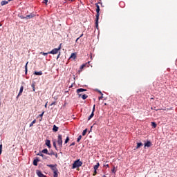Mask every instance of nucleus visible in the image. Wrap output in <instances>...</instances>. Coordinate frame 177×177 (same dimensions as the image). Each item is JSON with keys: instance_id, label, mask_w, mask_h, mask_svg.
<instances>
[{"instance_id": "nucleus-1", "label": "nucleus", "mask_w": 177, "mask_h": 177, "mask_svg": "<svg viewBox=\"0 0 177 177\" xmlns=\"http://www.w3.org/2000/svg\"><path fill=\"white\" fill-rule=\"evenodd\" d=\"M95 6L97 8L96 9L97 14L95 15V27L97 30H99V16H100V14L99 12H100V7L97 3L95 4Z\"/></svg>"}, {"instance_id": "nucleus-2", "label": "nucleus", "mask_w": 177, "mask_h": 177, "mask_svg": "<svg viewBox=\"0 0 177 177\" xmlns=\"http://www.w3.org/2000/svg\"><path fill=\"white\" fill-rule=\"evenodd\" d=\"M82 166V162L80 161V159L77 160L75 161L74 163L73 164V169H75V168H80V167Z\"/></svg>"}, {"instance_id": "nucleus-3", "label": "nucleus", "mask_w": 177, "mask_h": 177, "mask_svg": "<svg viewBox=\"0 0 177 177\" xmlns=\"http://www.w3.org/2000/svg\"><path fill=\"white\" fill-rule=\"evenodd\" d=\"M57 142L58 143V146L60 148L63 147V136H62L61 134L58 135Z\"/></svg>"}, {"instance_id": "nucleus-4", "label": "nucleus", "mask_w": 177, "mask_h": 177, "mask_svg": "<svg viewBox=\"0 0 177 177\" xmlns=\"http://www.w3.org/2000/svg\"><path fill=\"white\" fill-rule=\"evenodd\" d=\"M60 49H62V46H59V47L58 48H54L51 51L48 52V53H50L51 55H56L57 53H58V52H59V50H60Z\"/></svg>"}, {"instance_id": "nucleus-5", "label": "nucleus", "mask_w": 177, "mask_h": 177, "mask_svg": "<svg viewBox=\"0 0 177 177\" xmlns=\"http://www.w3.org/2000/svg\"><path fill=\"white\" fill-rule=\"evenodd\" d=\"M81 92H86V89H85V88H77V93H78L79 97H81V96H82V94H80V93H81Z\"/></svg>"}, {"instance_id": "nucleus-6", "label": "nucleus", "mask_w": 177, "mask_h": 177, "mask_svg": "<svg viewBox=\"0 0 177 177\" xmlns=\"http://www.w3.org/2000/svg\"><path fill=\"white\" fill-rule=\"evenodd\" d=\"M36 174H37V176H39V177H46V176H45V174H42V172L39 170H37Z\"/></svg>"}, {"instance_id": "nucleus-7", "label": "nucleus", "mask_w": 177, "mask_h": 177, "mask_svg": "<svg viewBox=\"0 0 177 177\" xmlns=\"http://www.w3.org/2000/svg\"><path fill=\"white\" fill-rule=\"evenodd\" d=\"M37 156H40V157H42L43 160H48V157L44 155L42 152L37 153Z\"/></svg>"}, {"instance_id": "nucleus-8", "label": "nucleus", "mask_w": 177, "mask_h": 177, "mask_svg": "<svg viewBox=\"0 0 177 177\" xmlns=\"http://www.w3.org/2000/svg\"><path fill=\"white\" fill-rule=\"evenodd\" d=\"M32 17H34V14H32V13L30 14L29 15H26L25 17L26 20H30V19H32Z\"/></svg>"}, {"instance_id": "nucleus-9", "label": "nucleus", "mask_w": 177, "mask_h": 177, "mask_svg": "<svg viewBox=\"0 0 177 177\" xmlns=\"http://www.w3.org/2000/svg\"><path fill=\"white\" fill-rule=\"evenodd\" d=\"M24 89V86H21L19 90V93L18 94V95L17 96V99L19 98V96H20V95H21V93H23V91Z\"/></svg>"}, {"instance_id": "nucleus-10", "label": "nucleus", "mask_w": 177, "mask_h": 177, "mask_svg": "<svg viewBox=\"0 0 177 177\" xmlns=\"http://www.w3.org/2000/svg\"><path fill=\"white\" fill-rule=\"evenodd\" d=\"M46 145L48 149H50L51 145H50V140H46Z\"/></svg>"}, {"instance_id": "nucleus-11", "label": "nucleus", "mask_w": 177, "mask_h": 177, "mask_svg": "<svg viewBox=\"0 0 177 177\" xmlns=\"http://www.w3.org/2000/svg\"><path fill=\"white\" fill-rule=\"evenodd\" d=\"M151 147V142H150V141H147L145 144V147Z\"/></svg>"}, {"instance_id": "nucleus-12", "label": "nucleus", "mask_w": 177, "mask_h": 177, "mask_svg": "<svg viewBox=\"0 0 177 177\" xmlns=\"http://www.w3.org/2000/svg\"><path fill=\"white\" fill-rule=\"evenodd\" d=\"M39 161V159L36 158L33 160V165H35V167H37V165H38V162Z\"/></svg>"}, {"instance_id": "nucleus-13", "label": "nucleus", "mask_w": 177, "mask_h": 177, "mask_svg": "<svg viewBox=\"0 0 177 177\" xmlns=\"http://www.w3.org/2000/svg\"><path fill=\"white\" fill-rule=\"evenodd\" d=\"M53 131L54 132H57V131H59V127H57L56 126V124H54V125H53Z\"/></svg>"}, {"instance_id": "nucleus-14", "label": "nucleus", "mask_w": 177, "mask_h": 177, "mask_svg": "<svg viewBox=\"0 0 177 177\" xmlns=\"http://www.w3.org/2000/svg\"><path fill=\"white\" fill-rule=\"evenodd\" d=\"M8 3H9V1H6V0L2 1L1 2V6H3L4 5H8Z\"/></svg>"}, {"instance_id": "nucleus-15", "label": "nucleus", "mask_w": 177, "mask_h": 177, "mask_svg": "<svg viewBox=\"0 0 177 177\" xmlns=\"http://www.w3.org/2000/svg\"><path fill=\"white\" fill-rule=\"evenodd\" d=\"M77 55H75V53H72L71 55L70 56V59H76Z\"/></svg>"}, {"instance_id": "nucleus-16", "label": "nucleus", "mask_w": 177, "mask_h": 177, "mask_svg": "<svg viewBox=\"0 0 177 177\" xmlns=\"http://www.w3.org/2000/svg\"><path fill=\"white\" fill-rule=\"evenodd\" d=\"M47 167H48V168H50L52 169L55 167H57V165H47Z\"/></svg>"}, {"instance_id": "nucleus-17", "label": "nucleus", "mask_w": 177, "mask_h": 177, "mask_svg": "<svg viewBox=\"0 0 177 177\" xmlns=\"http://www.w3.org/2000/svg\"><path fill=\"white\" fill-rule=\"evenodd\" d=\"M94 115H95V113L93 112H92L91 114L88 118V121H89L91 119H92Z\"/></svg>"}, {"instance_id": "nucleus-18", "label": "nucleus", "mask_w": 177, "mask_h": 177, "mask_svg": "<svg viewBox=\"0 0 177 177\" xmlns=\"http://www.w3.org/2000/svg\"><path fill=\"white\" fill-rule=\"evenodd\" d=\"M41 153H43L44 154H48L49 152L48 151L47 149H44L41 151Z\"/></svg>"}, {"instance_id": "nucleus-19", "label": "nucleus", "mask_w": 177, "mask_h": 177, "mask_svg": "<svg viewBox=\"0 0 177 177\" xmlns=\"http://www.w3.org/2000/svg\"><path fill=\"white\" fill-rule=\"evenodd\" d=\"M34 75H42V71H39V72L35 71Z\"/></svg>"}, {"instance_id": "nucleus-20", "label": "nucleus", "mask_w": 177, "mask_h": 177, "mask_svg": "<svg viewBox=\"0 0 177 177\" xmlns=\"http://www.w3.org/2000/svg\"><path fill=\"white\" fill-rule=\"evenodd\" d=\"M141 146H143V143H142V142H138V143H137L136 149H140V147Z\"/></svg>"}, {"instance_id": "nucleus-21", "label": "nucleus", "mask_w": 177, "mask_h": 177, "mask_svg": "<svg viewBox=\"0 0 177 177\" xmlns=\"http://www.w3.org/2000/svg\"><path fill=\"white\" fill-rule=\"evenodd\" d=\"M82 96V99H83V100H85V99H88V95H86V94H84Z\"/></svg>"}, {"instance_id": "nucleus-22", "label": "nucleus", "mask_w": 177, "mask_h": 177, "mask_svg": "<svg viewBox=\"0 0 177 177\" xmlns=\"http://www.w3.org/2000/svg\"><path fill=\"white\" fill-rule=\"evenodd\" d=\"M97 168H99V163H97V165H95L94 166V171H95V172H96V171H97Z\"/></svg>"}, {"instance_id": "nucleus-23", "label": "nucleus", "mask_w": 177, "mask_h": 177, "mask_svg": "<svg viewBox=\"0 0 177 177\" xmlns=\"http://www.w3.org/2000/svg\"><path fill=\"white\" fill-rule=\"evenodd\" d=\"M57 166H55L54 167H53L51 169L52 171H53V173L54 172H58V170H57V167H56Z\"/></svg>"}, {"instance_id": "nucleus-24", "label": "nucleus", "mask_w": 177, "mask_h": 177, "mask_svg": "<svg viewBox=\"0 0 177 177\" xmlns=\"http://www.w3.org/2000/svg\"><path fill=\"white\" fill-rule=\"evenodd\" d=\"M35 122H37V120H34L29 125L30 127H32V125H34V124H35Z\"/></svg>"}, {"instance_id": "nucleus-25", "label": "nucleus", "mask_w": 177, "mask_h": 177, "mask_svg": "<svg viewBox=\"0 0 177 177\" xmlns=\"http://www.w3.org/2000/svg\"><path fill=\"white\" fill-rule=\"evenodd\" d=\"M69 141H70V137H66L65 142H64L65 145L68 143Z\"/></svg>"}, {"instance_id": "nucleus-26", "label": "nucleus", "mask_w": 177, "mask_h": 177, "mask_svg": "<svg viewBox=\"0 0 177 177\" xmlns=\"http://www.w3.org/2000/svg\"><path fill=\"white\" fill-rule=\"evenodd\" d=\"M88 131V129H86L85 130H84L83 131V132H82V136H85V135H86V132Z\"/></svg>"}, {"instance_id": "nucleus-27", "label": "nucleus", "mask_w": 177, "mask_h": 177, "mask_svg": "<svg viewBox=\"0 0 177 177\" xmlns=\"http://www.w3.org/2000/svg\"><path fill=\"white\" fill-rule=\"evenodd\" d=\"M53 147H55V150H57V146H56V141H53Z\"/></svg>"}, {"instance_id": "nucleus-28", "label": "nucleus", "mask_w": 177, "mask_h": 177, "mask_svg": "<svg viewBox=\"0 0 177 177\" xmlns=\"http://www.w3.org/2000/svg\"><path fill=\"white\" fill-rule=\"evenodd\" d=\"M41 55H43L44 56H47V55H49V53H44V52H41L40 53Z\"/></svg>"}, {"instance_id": "nucleus-29", "label": "nucleus", "mask_w": 177, "mask_h": 177, "mask_svg": "<svg viewBox=\"0 0 177 177\" xmlns=\"http://www.w3.org/2000/svg\"><path fill=\"white\" fill-rule=\"evenodd\" d=\"M28 64V62L25 65V74H27V71H28V69H27V66Z\"/></svg>"}, {"instance_id": "nucleus-30", "label": "nucleus", "mask_w": 177, "mask_h": 177, "mask_svg": "<svg viewBox=\"0 0 177 177\" xmlns=\"http://www.w3.org/2000/svg\"><path fill=\"white\" fill-rule=\"evenodd\" d=\"M151 125H152V127H153V128H156V127H157V124H156V122H151Z\"/></svg>"}, {"instance_id": "nucleus-31", "label": "nucleus", "mask_w": 177, "mask_h": 177, "mask_svg": "<svg viewBox=\"0 0 177 177\" xmlns=\"http://www.w3.org/2000/svg\"><path fill=\"white\" fill-rule=\"evenodd\" d=\"M81 139H82V136H79L77 140V142H79L80 140H81Z\"/></svg>"}, {"instance_id": "nucleus-32", "label": "nucleus", "mask_w": 177, "mask_h": 177, "mask_svg": "<svg viewBox=\"0 0 177 177\" xmlns=\"http://www.w3.org/2000/svg\"><path fill=\"white\" fill-rule=\"evenodd\" d=\"M84 67H85V64L81 65L80 68V71H82V70L84 69Z\"/></svg>"}, {"instance_id": "nucleus-33", "label": "nucleus", "mask_w": 177, "mask_h": 177, "mask_svg": "<svg viewBox=\"0 0 177 177\" xmlns=\"http://www.w3.org/2000/svg\"><path fill=\"white\" fill-rule=\"evenodd\" d=\"M55 153L53 152V151H51L50 152H48V156H54Z\"/></svg>"}, {"instance_id": "nucleus-34", "label": "nucleus", "mask_w": 177, "mask_h": 177, "mask_svg": "<svg viewBox=\"0 0 177 177\" xmlns=\"http://www.w3.org/2000/svg\"><path fill=\"white\" fill-rule=\"evenodd\" d=\"M53 176H54V177H57V176H59V175L57 174V171H55V172L53 173Z\"/></svg>"}, {"instance_id": "nucleus-35", "label": "nucleus", "mask_w": 177, "mask_h": 177, "mask_svg": "<svg viewBox=\"0 0 177 177\" xmlns=\"http://www.w3.org/2000/svg\"><path fill=\"white\" fill-rule=\"evenodd\" d=\"M45 113V111H43L42 113H41L40 115H39V117H41V118H42V117H44V114Z\"/></svg>"}, {"instance_id": "nucleus-36", "label": "nucleus", "mask_w": 177, "mask_h": 177, "mask_svg": "<svg viewBox=\"0 0 177 177\" xmlns=\"http://www.w3.org/2000/svg\"><path fill=\"white\" fill-rule=\"evenodd\" d=\"M2 154V144L0 145V156Z\"/></svg>"}, {"instance_id": "nucleus-37", "label": "nucleus", "mask_w": 177, "mask_h": 177, "mask_svg": "<svg viewBox=\"0 0 177 177\" xmlns=\"http://www.w3.org/2000/svg\"><path fill=\"white\" fill-rule=\"evenodd\" d=\"M55 105H56V102H52V103L50 104V106H55Z\"/></svg>"}, {"instance_id": "nucleus-38", "label": "nucleus", "mask_w": 177, "mask_h": 177, "mask_svg": "<svg viewBox=\"0 0 177 177\" xmlns=\"http://www.w3.org/2000/svg\"><path fill=\"white\" fill-rule=\"evenodd\" d=\"M112 172L113 174H115V167H113V169H112Z\"/></svg>"}, {"instance_id": "nucleus-39", "label": "nucleus", "mask_w": 177, "mask_h": 177, "mask_svg": "<svg viewBox=\"0 0 177 177\" xmlns=\"http://www.w3.org/2000/svg\"><path fill=\"white\" fill-rule=\"evenodd\" d=\"M48 0H44V3H45V5H48Z\"/></svg>"}, {"instance_id": "nucleus-40", "label": "nucleus", "mask_w": 177, "mask_h": 177, "mask_svg": "<svg viewBox=\"0 0 177 177\" xmlns=\"http://www.w3.org/2000/svg\"><path fill=\"white\" fill-rule=\"evenodd\" d=\"M97 91L99 92V93H100V95H102V96H103V93H102V91H100V90H97Z\"/></svg>"}, {"instance_id": "nucleus-41", "label": "nucleus", "mask_w": 177, "mask_h": 177, "mask_svg": "<svg viewBox=\"0 0 177 177\" xmlns=\"http://www.w3.org/2000/svg\"><path fill=\"white\" fill-rule=\"evenodd\" d=\"M54 156H55V157L56 158H57V157H58L57 153H55Z\"/></svg>"}, {"instance_id": "nucleus-42", "label": "nucleus", "mask_w": 177, "mask_h": 177, "mask_svg": "<svg viewBox=\"0 0 177 177\" xmlns=\"http://www.w3.org/2000/svg\"><path fill=\"white\" fill-rule=\"evenodd\" d=\"M20 18H21V19H26V17H24L23 15H21V16H20Z\"/></svg>"}, {"instance_id": "nucleus-43", "label": "nucleus", "mask_w": 177, "mask_h": 177, "mask_svg": "<svg viewBox=\"0 0 177 177\" xmlns=\"http://www.w3.org/2000/svg\"><path fill=\"white\" fill-rule=\"evenodd\" d=\"M92 113H95V105L93 106V111H92Z\"/></svg>"}, {"instance_id": "nucleus-44", "label": "nucleus", "mask_w": 177, "mask_h": 177, "mask_svg": "<svg viewBox=\"0 0 177 177\" xmlns=\"http://www.w3.org/2000/svg\"><path fill=\"white\" fill-rule=\"evenodd\" d=\"M70 146H75V142H73Z\"/></svg>"}, {"instance_id": "nucleus-45", "label": "nucleus", "mask_w": 177, "mask_h": 177, "mask_svg": "<svg viewBox=\"0 0 177 177\" xmlns=\"http://www.w3.org/2000/svg\"><path fill=\"white\" fill-rule=\"evenodd\" d=\"M102 99H103V95L99 97V100H102Z\"/></svg>"}, {"instance_id": "nucleus-46", "label": "nucleus", "mask_w": 177, "mask_h": 177, "mask_svg": "<svg viewBox=\"0 0 177 177\" xmlns=\"http://www.w3.org/2000/svg\"><path fill=\"white\" fill-rule=\"evenodd\" d=\"M84 37V34H82V35H80V37H79V38H81V37Z\"/></svg>"}, {"instance_id": "nucleus-47", "label": "nucleus", "mask_w": 177, "mask_h": 177, "mask_svg": "<svg viewBox=\"0 0 177 177\" xmlns=\"http://www.w3.org/2000/svg\"><path fill=\"white\" fill-rule=\"evenodd\" d=\"M60 57V54L57 55V59H59Z\"/></svg>"}, {"instance_id": "nucleus-48", "label": "nucleus", "mask_w": 177, "mask_h": 177, "mask_svg": "<svg viewBox=\"0 0 177 177\" xmlns=\"http://www.w3.org/2000/svg\"><path fill=\"white\" fill-rule=\"evenodd\" d=\"M78 39H80V37H78V38L76 39L75 42H77V41H78Z\"/></svg>"}, {"instance_id": "nucleus-49", "label": "nucleus", "mask_w": 177, "mask_h": 177, "mask_svg": "<svg viewBox=\"0 0 177 177\" xmlns=\"http://www.w3.org/2000/svg\"><path fill=\"white\" fill-rule=\"evenodd\" d=\"M45 107H48V103L45 104Z\"/></svg>"}, {"instance_id": "nucleus-50", "label": "nucleus", "mask_w": 177, "mask_h": 177, "mask_svg": "<svg viewBox=\"0 0 177 177\" xmlns=\"http://www.w3.org/2000/svg\"><path fill=\"white\" fill-rule=\"evenodd\" d=\"M93 175H96V171H94V174Z\"/></svg>"}, {"instance_id": "nucleus-51", "label": "nucleus", "mask_w": 177, "mask_h": 177, "mask_svg": "<svg viewBox=\"0 0 177 177\" xmlns=\"http://www.w3.org/2000/svg\"><path fill=\"white\" fill-rule=\"evenodd\" d=\"M106 167H107L109 168V165H106Z\"/></svg>"}, {"instance_id": "nucleus-52", "label": "nucleus", "mask_w": 177, "mask_h": 177, "mask_svg": "<svg viewBox=\"0 0 177 177\" xmlns=\"http://www.w3.org/2000/svg\"><path fill=\"white\" fill-rule=\"evenodd\" d=\"M1 26H2V24H0V27H1Z\"/></svg>"}, {"instance_id": "nucleus-53", "label": "nucleus", "mask_w": 177, "mask_h": 177, "mask_svg": "<svg viewBox=\"0 0 177 177\" xmlns=\"http://www.w3.org/2000/svg\"><path fill=\"white\" fill-rule=\"evenodd\" d=\"M103 177H106V176H105V175H104V176H103Z\"/></svg>"}, {"instance_id": "nucleus-54", "label": "nucleus", "mask_w": 177, "mask_h": 177, "mask_svg": "<svg viewBox=\"0 0 177 177\" xmlns=\"http://www.w3.org/2000/svg\"><path fill=\"white\" fill-rule=\"evenodd\" d=\"M91 128H93V126H91Z\"/></svg>"}]
</instances>
